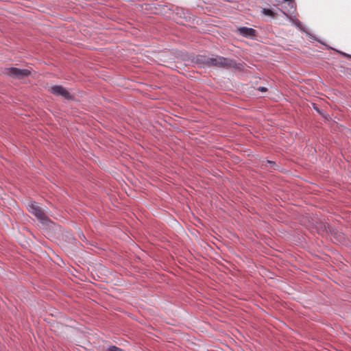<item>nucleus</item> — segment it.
Segmentation results:
<instances>
[{"label":"nucleus","mask_w":351,"mask_h":351,"mask_svg":"<svg viewBox=\"0 0 351 351\" xmlns=\"http://www.w3.org/2000/svg\"><path fill=\"white\" fill-rule=\"evenodd\" d=\"M285 2H289V4L291 5V7H293L294 1L293 0H284Z\"/></svg>","instance_id":"nucleus-7"},{"label":"nucleus","mask_w":351,"mask_h":351,"mask_svg":"<svg viewBox=\"0 0 351 351\" xmlns=\"http://www.w3.org/2000/svg\"><path fill=\"white\" fill-rule=\"evenodd\" d=\"M258 89V90H260L261 92L267 91V88L265 87H259Z\"/></svg>","instance_id":"nucleus-8"},{"label":"nucleus","mask_w":351,"mask_h":351,"mask_svg":"<svg viewBox=\"0 0 351 351\" xmlns=\"http://www.w3.org/2000/svg\"><path fill=\"white\" fill-rule=\"evenodd\" d=\"M262 12L265 16H271V17H274V16H275L274 12L270 9L263 8L262 10Z\"/></svg>","instance_id":"nucleus-6"},{"label":"nucleus","mask_w":351,"mask_h":351,"mask_svg":"<svg viewBox=\"0 0 351 351\" xmlns=\"http://www.w3.org/2000/svg\"><path fill=\"white\" fill-rule=\"evenodd\" d=\"M237 32H238L241 36L250 38H254L256 37V30L253 28L247 27H239L237 29Z\"/></svg>","instance_id":"nucleus-5"},{"label":"nucleus","mask_w":351,"mask_h":351,"mask_svg":"<svg viewBox=\"0 0 351 351\" xmlns=\"http://www.w3.org/2000/svg\"><path fill=\"white\" fill-rule=\"evenodd\" d=\"M226 1H228V2H232L233 1V0H226Z\"/></svg>","instance_id":"nucleus-10"},{"label":"nucleus","mask_w":351,"mask_h":351,"mask_svg":"<svg viewBox=\"0 0 351 351\" xmlns=\"http://www.w3.org/2000/svg\"><path fill=\"white\" fill-rule=\"evenodd\" d=\"M4 73L13 78L22 80L31 74V71L28 69H21L15 67L6 68Z\"/></svg>","instance_id":"nucleus-3"},{"label":"nucleus","mask_w":351,"mask_h":351,"mask_svg":"<svg viewBox=\"0 0 351 351\" xmlns=\"http://www.w3.org/2000/svg\"><path fill=\"white\" fill-rule=\"evenodd\" d=\"M206 63L211 66L221 67V68H237V64L235 61L225 58L221 56H217L215 58H210L206 60Z\"/></svg>","instance_id":"nucleus-1"},{"label":"nucleus","mask_w":351,"mask_h":351,"mask_svg":"<svg viewBox=\"0 0 351 351\" xmlns=\"http://www.w3.org/2000/svg\"><path fill=\"white\" fill-rule=\"evenodd\" d=\"M28 210L34 215L43 224L48 225L51 221L48 219L43 210L35 202H30L28 204Z\"/></svg>","instance_id":"nucleus-2"},{"label":"nucleus","mask_w":351,"mask_h":351,"mask_svg":"<svg viewBox=\"0 0 351 351\" xmlns=\"http://www.w3.org/2000/svg\"><path fill=\"white\" fill-rule=\"evenodd\" d=\"M343 55L344 56H346V57H350V58L351 57L350 56H349V55H348V54H346V53H343Z\"/></svg>","instance_id":"nucleus-9"},{"label":"nucleus","mask_w":351,"mask_h":351,"mask_svg":"<svg viewBox=\"0 0 351 351\" xmlns=\"http://www.w3.org/2000/svg\"><path fill=\"white\" fill-rule=\"evenodd\" d=\"M50 92L53 95L62 96L65 99L71 98L70 93L61 86H52L50 89Z\"/></svg>","instance_id":"nucleus-4"}]
</instances>
